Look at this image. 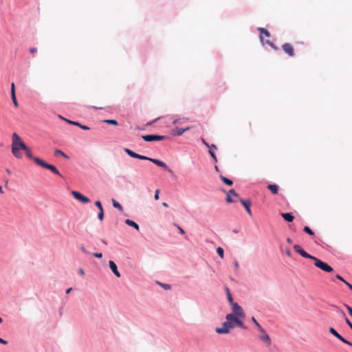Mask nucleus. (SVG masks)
I'll return each mask as SVG.
<instances>
[{
    "label": "nucleus",
    "instance_id": "1",
    "mask_svg": "<svg viewBox=\"0 0 352 352\" xmlns=\"http://www.w3.org/2000/svg\"><path fill=\"white\" fill-rule=\"evenodd\" d=\"M226 321L224 322L221 327L216 328V332L219 334H226L228 333L232 328L235 326H238L242 329H245L247 327L245 326L243 322L239 321L232 315L227 314L226 316Z\"/></svg>",
    "mask_w": 352,
    "mask_h": 352
},
{
    "label": "nucleus",
    "instance_id": "2",
    "mask_svg": "<svg viewBox=\"0 0 352 352\" xmlns=\"http://www.w3.org/2000/svg\"><path fill=\"white\" fill-rule=\"evenodd\" d=\"M25 144L22 141L21 138L16 133H14L12 135V153L18 159L22 158L23 155L20 152L21 150L23 151L25 148Z\"/></svg>",
    "mask_w": 352,
    "mask_h": 352
},
{
    "label": "nucleus",
    "instance_id": "3",
    "mask_svg": "<svg viewBox=\"0 0 352 352\" xmlns=\"http://www.w3.org/2000/svg\"><path fill=\"white\" fill-rule=\"evenodd\" d=\"M124 151L131 157L137 158V159H140V160H148L150 162H152L153 164H156L157 166L168 170L169 173L172 172L171 170L168 169L167 165L162 161H160L157 159L150 158L148 157L138 154L127 148H125L124 149Z\"/></svg>",
    "mask_w": 352,
    "mask_h": 352
},
{
    "label": "nucleus",
    "instance_id": "4",
    "mask_svg": "<svg viewBox=\"0 0 352 352\" xmlns=\"http://www.w3.org/2000/svg\"><path fill=\"white\" fill-rule=\"evenodd\" d=\"M232 313L230 314L232 315L234 318L239 320V321L243 322V319L245 318V314L241 308L236 302L231 305Z\"/></svg>",
    "mask_w": 352,
    "mask_h": 352
},
{
    "label": "nucleus",
    "instance_id": "5",
    "mask_svg": "<svg viewBox=\"0 0 352 352\" xmlns=\"http://www.w3.org/2000/svg\"><path fill=\"white\" fill-rule=\"evenodd\" d=\"M34 162L38 165L41 166L43 168H47L50 170L52 173L54 174L59 175L62 177L61 174L60 173L59 170L56 168V167L54 165L50 164L44 162L40 158L34 159Z\"/></svg>",
    "mask_w": 352,
    "mask_h": 352
},
{
    "label": "nucleus",
    "instance_id": "6",
    "mask_svg": "<svg viewBox=\"0 0 352 352\" xmlns=\"http://www.w3.org/2000/svg\"><path fill=\"white\" fill-rule=\"evenodd\" d=\"M258 31L260 32V38L263 43L264 42L265 37H266L267 38L265 40V43L274 50L278 49L274 44L268 39L270 36V33L266 29L263 28H258Z\"/></svg>",
    "mask_w": 352,
    "mask_h": 352
},
{
    "label": "nucleus",
    "instance_id": "7",
    "mask_svg": "<svg viewBox=\"0 0 352 352\" xmlns=\"http://www.w3.org/2000/svg\"><path fill=\"white\" fill-rule=\"evenodd\" d=\"M313 261H314V265L316 267H318L326 272H331L333 271V268L329 265L322 261L319 258L314 257Z\"/></svg>",
    "mask_w": 352,
    "mask_h": 352
},
{
    "label": "nucleus",
    "instance_id": "8",
    "mask_svg": "<svg viewBox=\"0 0 352 352\" xmlns=\"http://www.w3.org/2000/svg\"><path fill=\"white\" fill-rule=\"evenodd\" d=\"M142 138L146 142L162 141L168 138L166 136L159 135H145Z\"/></svg>",
    "mask_w": 352,
    "mask_h": 352
},
{
    "label": "nucleus",
    "instance_id": "9",
    "mask_svg": "<svg viewBox=\"0 0 352 352\" xmlns=\"http://www.w3.org/2000/svg\"><path fill=\"white\" fill-rule=\"evenodd\" d=\"M294 249L295 250V251L297 253H298L300 256H302L304 258L314 260V258L315 257L314 256L309 254L307 252H306L299 245H294Z\"/></svg>",
    "mask_w": 352,
    "mask_h": 352
},
{
    "label": "nucleus",
    "instance_id": "10",
    "mask_svg": "<svg viewBox=\"0 0 352 352\" xmlns=\"http://www.w3.org/2000/svg\"><path fill=\"white\" fill-rule=\"evenodd\" d=\"M329 333H331L332 335H333L336 338H337L338 339H339L341 342H342L343 343L350 346L352 347V343L349 341H348L347 340H346L345 338H344L340 334H339L335 329H333V327H331L329 328Z\"/></svg>",
    "mask_w": 352,
    "mask_h": 352
},
{
    "label": "nucleus",
    "instance_id": "11",
    "mask_svg": "<svg viewBox=\"0 0 352 352\" xmlns=\"http://www.w3.org/2000/svg\"><path fill=\"white\" fill-rule=\"evenodd\" d=\"M72 195L74 196V198L79 200L83 204H87L90 201L89 199L84 195H82L80 192L78 191L73 190L72 192Z\"/></svg>",
    "mask_w": 352,
    "mask_h": 352
},
{
    "label": "nucleus",
    "instance_id": "12",
    "mask_svg": "<svg viewBox=\"0 0 352 352\" xmlns=\"http://www.w3.org/2000/svg\"><path fill=\"white\" fill-rule=\"evenodd\" d=\"M283 50L289 56H294V50L293 46L290 43H285L282 45Z\"/></svg>",
    "mask_w": 352,
    "mask_h": 352
},
{
    "label": "nucleus",
    "instance_id": "13",
    "mask_svg": "<svg viewBox=\"0 0 352 352\" xmlns=\"http://www.w3.org/2000/svg\"><path fill=\"white\" fill-rule=\"evenodd\" d=\"M261 335L259 336V339L263 342H265L267 346L271 345V339L269 335L266 333V331L263 329V331H260Z\"/></svg>",
    "mask_w": 352,
    "mask_h": 352
},
{
    "label": "nucleus",
    "instance_id": "14",
    "mask_svg": "<svg viewBox=\"0 0 352 352\" xmlns=\"http://www.w3.org/2000/svg\"><path fill=\"white\" fill-rule=\"evenodd\" d=\"M240 202L242 204V205L244 206V208H245L247 212L248 213L249 215H252V211H251V209H250V206H251V201L250 200H243V199H240Z\"/></svg>",
    "mask_w": 352,
    "mask_h": 352
},
{
    "label": "nucleus",
    "instance_id": "15",
    "mask_svg": "<svg viewBox=\"0 0 352 352\" xmlns=\"http://www.w3.org/2000/svg\"><path fill=\"white\" fill-rule=\"evenodd\" d=\"M109 263V267H110L111 270H112V272H113V274L117 277H120V274L118 270L116 264L113 261H110Z\"/></svg>",
    "mask_w": 352,
    "mask_h": 352
},
{
    "label": "nucleus",
    "instance_id": "16",
    "mask_svg": "<svg viewBox=\"0 0 352 352\" xmlns=\"http://www.w3.org/2000/svg\"><path fill=\"white\" fill-rule=\"evenodd\" d=\"M267 188L274 195H277L278 193V186L276 184H268Z\"/></svg>",
    "mask_w": 352,
    "mask_h": 352
},
{
    "label": "nucleus",
    "instance_id": "17",
    "mask_svg": "<svg viewBox=\"0 0 352 352\" xmlns=\"http://www.w3.org/2000/svg\"><path fill=\"white\" fill-rule=\"evenodd\" d=\"M282 217L288 222L293 221L294 217L292 215V213H282L281 214Z\"/></svg>",
    "mask_w": 352,
    "mask_h": 352
},
{
    "label": "nucleus",
    "instance_id": "18",
    "mask_svg": "<svg viewBox=\"0 0 352 352\" xmlns=\"http://www.w3.org/2000/svg\"><path fill=\"white\" fill-rule=\"evenodd\" d=\"M190 129V126H188V127H186L185 129L177 127L174 130V131H175V135L179 136V135H182L185 131H188Z\"/></svg>",
    "mask_w": 352,
    "mask_h": 352
},
{
    "label": "nucleus",
    "instance_id": "19",
    "mask_svg": "<svg viewBox=\"0 0 352 352\" xmlns=\"http://www.w3.org/2000/svg\"><path fill=\"white\" fill-rule=\"evenodd\" d=\"M125 223L129 226L133 227L138 231L140 230L139 226L131 219H126Z\"/></svg>",
    "mask_w": 352,
    "mask_h": 352
},
{
    "label": "nucleus",
    "instance_id": "20",
    "mask_svg": "<svg viewBox=\"0 0 352 352\" xmlns=\"http://www.w3.org/2000/svg\"><path fill=\"white\" fill-rule=\"evenodd\" d=\"M27 155V157L30 159V160H32L34 161V159H36L37 157H34L32 155V153L30 150V148L29 147H28L27 146H25V148H24L23 150Z\"/></svg>",
    "mask_w": 352,
    "mask_h": 352
},
{
    "label": "nucleus",
    "instance_id": "21",
    "mask_svg": "<svg viewBox=\"0 0 352 352\" xmlns=\"http://www.w3.org/2000/svg\"><path fill=\"white\" fill-rule=\"evenodd\" d=\"M225 289H226V295H227L228 300L230 302V304L232 305V304L234 303V302L233 300V298H232V296L231 295V293H230V289H228V287H226Z\"/></svg>",
    "mask_w": 352,
    "mask_h": 352
},
{
    "label": "nucleus",
    "instance_id": "22",
    "mask_svg": "<svg viewBox=\"0 0 352 352\" xmlns=\"http://www.w3.org/2000/svg\"><path fill=\"white\" fill-rule=\"evenodd\" d=\"M220 179L224 184H226L228 186H232L233 184V182L231 179H230L224 176L221 175Z\"/></svg>",
    "mask_w": 352,
    "mask_h": 352
},
{
    "label": "nucleus",
    "instance_id": "23",
    "mask_svg": "<svg viewBox=\"0 0 352 352\" xmlns=\"http://www.w3.org/2000/svg\"><path fill=\"white\" fill-rule=\"evenodd\" d=\"M112 202H113V206L114 208L118 209L121 212L123 211L122 206L118 201H116V200L113 199Z\"/></svg>",
    "mask_w": 352,
    "mask_h": 352
},
{
    "label": "nucleus",
    "instance_id": "24",
    "mask_svg": "<svg viewBox=\"0 0 352 352\" xmlns=\"http://www.w3.org/2000/svg\"><path fill=\"white\" fill-rule=\"evenodd\" d=\"M228 192H230L231 196H233L235 197L234 199H237V201H240V199H241L239 197V195L235 192L234 190L231 189Z\"/></svg>",
    "mask_w": 352,
    "mask_h": 352
},
{
    "label": "nucleus",
    "instance_id": "25",
    "mask_svg": "<svg viewBox=\"0 0 352 352\" xmlns=\"http://www.w3.org/2000/svg\"><path fill=\"white\" fill-rule=\"evenodd\" d=\"M54 155H59L63 156V157L68 158V156L60 149H56L54 151Z\"/></svg>",
    "mask_w": 352,
    "mask_h": 352
},
{
    "label": "nucleus",
    "instance_id": "26",
    "mask_svg": "<svg viewBox=\"0 0 352 352\" xmlns=\"http://www.w3.org/2000/svg\"><path fill=\"white\" fill-rule=\"evenodd\" d=\"M103 122L107 124L115 126H117L118 124V122L116 120H104Z\"/></svg>",
    "mask_w": 352,
    "mask_h": 352
},
{
    "label": "nucleus",
    "instance_id": "27",
    "mask_svg": "<svg viewBox=\"0 0 352 352\" xmlns=\"http://www.w3.org/2000/svg\"><path fill=\"white\" fill-rule=\"evenodd\" d=\"M303 230L305 232L307 233L308 234H309L311 236H313L314 234V232L308 226H305L303 228Z\"/></svg>",
    "mask_w": 352,
    "mask_h": 352
},
{
    "label": "nucleus",
    "instance_id": "28",
    "mask_svg": "<svg viewBox=\"0 0 352 352\" xmlns=\"http://www.w3.org/2000/svg\"><path fill=\"white\" fill-rule=\"evenodd\" d=\"M226 201H227L228 203L237 202V199H233L231 197V195L230 194V192H228V193H227Z\"/></svg>",
    "mask_w": 352,
    "mask_h": 352
},
{
    "label": "nucleus",
    "instance_id": "29",
    "mask_svg": "<svg viewBox=\"0 0 352 352\" xmlns=\"http://www.w3.org/2000/svg\"><path fill=\"white\" fill-rule=\"evenodd\" d=\"M217 252L219 255V256L223 258L224 255V251L223 249L221 247L217 248Z\"/></svg>",
    "mask_w": 352,
    "mask_h": 352
},
{
    "label": "nucleus",
    "instance_id": "30",
    "mask_svg": "<svg viewBox=\"0 0 352 352\" xmlns=\"http://www.w3.org/2000/svg\"><path fill=\"white\" fill-rule=\"evenodd\" d=\"M11 98H12V100L13 102V104H14V107H19V104H18V102H17V100H16V94L11 95Z\"/></svg>",
    "mask_w": 352,
    "mask_h": 352
},
{
    "label": "nucleus",
    "instance_id": "31",
    "mask_svg": "<svg viewBox=\"0 0 352 352\" xmlns=\"http://www.w3.org/2000/svg\"><path fill=\"white\" fill-rule=\"evenodd\" d=\"M98 218L100 221H102L104 219V210L101 209L99 213L98 214Z\"/></svg>",
    "mask_w": 352,
    "mask_h": 352
},
{
    "label": "nucleus",
    "instance_id": "32",
    "mask_svg": "<svg viewBox=\"0 0 352 352\" xmlns=\"http://www.w3.org/2000/svg\"><path fill=\"white\" fill-rule=\"evenodd\" d=\"M64 120H65L67 123H69V124H71L76 125V126H78L79 122H78L72 121V120H67V119H64Z\"/></svg>",
    "mask_w": 352,
    "mask_h": 352
},
{
    "label": "nucleus",
    "instance_id": "33",
    "mask_svg": "<svg viewBox=\"0 0 352 352\" xmlns=\"http://www.w3.org/2000/svg\"><path fill=\"white\" fill-rule=\"evenodd\" d=\"M95 205L97 206V208L99 209V210H101V209H103L102 204L100 201H96L95 203Z\"/></svg>",
    "mask_w": 352,
    "mask_h": 352
},
{
    "label": "nucleus",
    "instance_id": "34",
    "mask_svg": "<svg viewBox=\"0 0 352 352\" xmlns=\"http://www.w3.org/2000/svg\"><path fill=\"white\" fill-rule=\"evenodd\" d=\"M209 153L210 154L214 160V161L217 162V156H216L215 153H214V151L210 150Z\"/></svg>",
    "mask_w": 352,
    "mask_h": 352
},
{
    "label": "nucleus",
    "instance_id": "35",
    "mask_svg": "<svg viewBox=\"0 0 352 352\" xmlns=\"http://www.w3.org/2000/svg\"><path fill=\"white\" fill-rule=\"evenodd\" d=\"M345 307L346 308L347 311H349V314L352 317V307L347 305H344Z\"/></svg>",
    "mask_w": 352,
    "mask_h": 352
},
{
    "label": "nucleus",
    "instance_id": "36",
    "mask_svg": "<svg viewBox=\"0 0 352 352\" xmlns=\"http://www.w3.org/2000/svg\"><path fill=\"white\" fill-rule=\"evenodd\" d=\"M15 94V86H14V83L12 82L11 84V95H14Z\"/></svg>",
    "mask_w": 352,
    "mask_h": 352
},
{
    "label": "nucleus",
    "instance_id": "37",
    "mask_svg": "<svg viewBox=\"0 0 352 352\" xmlns=\"http://www.w3.org/2000/svg\"><path fill=\"white\" fill-rule=\"evenodd\" d=\"M344 320L345 322L350 327V328L352 330V323L351 322V321L346 317H344Z\"/></svg>",
    "mask_w": 352,
    "mask_h": 352
},
{
    "label": "nucleus",
    "instance_id": "38",
    "mask_svg": "<svg viewBox=\"0 0 352 352\" xmlns=\"http://www.w3.org/2000/svg\"><path fill=\"white\" fill-rule=\"evenodd\" d=\"M78 126L81 128L83 130H89V127L86 125H82L80 123H79Z\"/></svg>",
    "mask_w": 352,
    "mask_h": 352
},
{
    "label": "nucleus",
    "instance_id": "39",
    "mask_svg": "<svg viewBox=\"0 0 352 352\" xmlns=\"http://www.w3.org/2000/svg\"><path fill=\"white\" fill-rule=\"evenodd\" d=\"M159 193H160V190H155V196H154V198L155 200H158L159 199Z\"/></svg>",
    "mask_w": 352,
    "mask_h": 352
},
{
    "label": "nucleus",
    "instance_id": "40",
    "mask_svg": "<svg viewBox=\"0 0 352 352\" xmlns=\"http://www.w3.org/2000/svg\"><path fill=\"white\" fill-rule=\"evenodd\" d=\"M93 256L96 258H102V253H94L93 254Z\"/></svg>",
    "mask_w": 352,
    "mask_h": 352
},
{
    "label": "nucleus",
    "instance_id": "41",
    "mask_svg": "<svg viewBox=\"0 0 352 352\" xmlns=\"http://www.w3.org/2000/svg\"><path fill=\"white\" fill-rule=\"evenodd\" d=\"M160 285L165 289H170V285H168V284H160Z\"/></svg>",
    "mask_w": 352,
    "mask_h": 352
},
{
    "label": "nucleus",
    "instance_id": "42",
    "mask_svg": "<svg viewBox=\"0 0 352 352\" xmlns=\"http://www.w3.org/2000/svg\"><path fill=\"white\" fill-rule=\"evenodd\" d=\"M255 325L256 326V328L258 329L259 332L263 331V329L262 328V327L260 325V324L258 322H257V324H255Z\"/></svg>",
    "mask_w": 352,
    "mask_h": 352
},
{
    "label": "nucleus",
    "instance_id": "43",
    "mask_svg": "<svg viewBox=\"0 0 352 352\" xmlns=\"http://www.w3.org/2000/svg\"><path fill=\"white\" fill-rule=\"evenodd\" d=\"M37 52V48L36 47H32L30 49V52L31 54H34Z\"/></svg>",
    "mask_w": 352,
    "mask_h": 352
},
{
    "label": "nucleus",
    "instance_id": "44",
    "mask_svg": "<svg viewBox=\"0 0 352 352\" xmlns=\"http://www.w3.org/2000/svg\"><path fill=\"white\" fill-rule=\"evenodd\" d=\"M177 228H178L180 234H185V231L180 226H177Z\"/></svg>",
    "mask_w": 352,
    "mask_h": 352
},
{
    "label": "nucleus",
    "instance_id": "45",
    "mask_svg": "<svg viewBox=\"0 0 352 352\" xmlns=\"http://www.w3.org/2000/svg\"><path fill=\"white\" fill-rule=\"evenodd\" d=\"M336 278H338V280H340L341 281L344 282L345 283V282H346L342 276H340V275H336Z\"/></svg>",
    "mask_w": 352,
    "mask_h": 352
},
{
    "label": "nucleus",
    "instance_id": "46",
    "mask_svg": "<svg viewBox=\"0 0 352 352\" xmlns=\"http://www.w3.org/2000/svg\"><path fill=\"white\" fill-rule=\"evenodd\" d=\"M80 249H81V250H82L84 253H85V254H89V252H88L85 248V247H84V246H81Z\"/></svg>",
    "mask_w": 352,
    "mask_h": 352
},
{
    "label": "nucleus",
    "instance_id": "47",
    "mask_svg": "<svg viewBox=\"0 0 352 352\" xmlns=\"http://www.w3.org/2000/svg\"><path fill=\"white\" fill-rule=\"evenodd\" d=\"M0 343L3 344H7L8 342L0 338Z\"/></svg>",
    "mask_w": 352,
    "mask_h": 352
},
{
    "label": "nucleus",
    "instance_id": "48",
    "mask_svg": "<svg viewBox=\"0 0 352 352\" xmlns=\"http://www.w3.org/2000/svg\"><path fill=\"white\" fill-rule=\"evenodd\" d=\"M78 272L82 276H83L85 274L84 270L82 268L79 269Z\"/></svg>",
    "mask_w": 352,
    "mask_h": 352
},
{
    "label": "nucleus",
    "instance_id": "49",
    "mask_svg": "<svg viewBox=\"0 0 352 352\" xmlns=\"http://www.w3.org/2000/svg\"><path fill=\"white\" fill-rule=\"evenodd\" d=\"M285 254H287V256H288L289 257H290V256H291V252H290V251H289V250H287L285 251Z\"/></svg>",
    "mask_w": 352,
    "mask_h": 352
},
{
    "label": "nucleus",
    "instance_id": "50",
    "mask_svg": "<svg viewBox=\"0 0 352 352\" xmlns=\"http://www.w3.org/2000/svg\"><path fill=\"white\" fill-rule=\"evenodd\" d=\"M345 284L349 287V288L352 290V285L349 283L348 282H345Z\"/></svg>",
    "mask_w": 352,
    "mask_h": 352
},
{
    "label": "nucleus",
    "instance_id": "51",
    "mask_svg": "<svg viewBox=\"0 0 352 352\" xmlns=\"http://www.w3.org/2000/svg\"><path fill=\"white\" fill-rule=\"evenodd\" d=\"M251 320L254 324H257L258 322L254 316L252 317Z\"/></svg>",
    "mask_w": 352,
    "mask_h": 352
},
{
    "label": "nucleus",
    "instance_id": "52",
    "mask_svg": "<svg viewBox=\"0 0 352 352\" xmlns=\"http://www.w3.org/2000/svg\"><path fill=\"white\" fill-rule=\"evenodd\" d=\"M239 266V263L237 261H235L234 262V267H235L236 270H238Z\"/></svg>",
    "mask_w": 352,
    "mask_h": 352
},
{
    "label": "nucleus",
    "instance_id": "53",
    "mask_svg": "<svg viewBox=\"0 0 352 352\" xmlns=\"http://www.w3.org/2000/svg\"><path fill=\"white\" fill-rule=\"evenodd\" d=\"M202 142L206 146L210 147L209 144L204 140H202Z\"/></svg>",
    "mask_w": 352,
    "mask_h": 352
},
{
    "label": "nucleus",
    "instance_id": "54",
    "mask_svg": "<svg viewBox=\"0 0 352 352\" xmlns=\"http://www.w3.org/2000/svg\"><path fill=\"white\" fill-rule=\"evenodd\" d=\"M209 148H214V149H217V146L214 145V144H212Z\"/></svg>",
    "mask_w": 352,
    "mask_h": 352
},
{
    "label": "nucleus",
    "instance_id": "55",
    "mask_svg": "<svg viewBox=\"0 0 352 352\" xmlns=\"http://www.w3.org/2000/svg\"><path fill=\"white\" fill-rule=\"evenodd\" d=\"M162 206H164V207H166V208L168 207V204H167V203H166V202H163V203H162Z\"/></svg>",
    "mask_w": 352,
    "mask_h": 352
},
{
    "label": "nucleus",
    "instance_id": "56",
    "mask_svg": "<svg viewBox=\"0 0 352 352\" xmlns=\"http://www.w3.org/2000/svg\"><path fill=\"white\" fill-rule=\"evenodd\" d=\"M0 193L1 194H3L4 193V191L3 190V188L0 186Z\"/></svg>",
    "mask_w": 352,
    "mask_h": 352
},
{
    "label": "nucleus",
    "instance_id": "57",
    "mask_svg": "<svg viewBox=\"0 0 352 352\" xmlns=\"http://www.w3.org/2000/svg\"><path fill=\"white\" fill-rule=\"evenodd\" d=\"M287 243H290V244H291V243H292V239H289V238H288V239H287Z\"/></svg>",
    "mask_w": 352,
    "mask_h": 352
},
{
    "label": "nucleus",
    "instance_id": "58",
    "mask_svg": "<svg viewBox=\"0 0 352 352\" xmlns=\"http://www.w3.org/2000/svg\"><path fill=\"white\" fill-rule=\"evenodd\" d=\"M72 288H69L66 290V294H69L72 291Z\"/></svg>",
    "mask_w": 352,
    "mask_h": 352
},
{
    "label": "nucleus",
    "instance_id": "59",
    "mask_svg": "<svg viewBox=\"0 0 352 352\" xmlns=\"http://www.w3.org/2000/svg\"><path fill=\"white\" fill-rule=\"evenodd\" d=\"M214 168H215V170H216L217 171H219L218 166H215Z\"/></svg>",
    "mask_w": 352,
    "mask_h": 352
},
{
    "label": "nucleus",
    "instance_id": "60",
    "mask_svg": "<svg viewBox=\"0 0 352 352\" xmlns=\"http://www.w3.org/2000/svg\"><path fill=\"white\" fill-rule=\"evenodd\" d=\"M3 319L0 317V324L2 323Z\"/></svg>",
    "mask_w": 352,
    "mask_h": 352
},
{
    "label": "nucleus",
    "instance_id": "61",
    "mask_svg": "<svg viewBox=\"0 0 352 352\" xmlns=\"http://www.w3.org/2000/svg\"><path fill=\"white\" fill-rule=\"evenodd\" d=\"M342 314L344 316V313L343 311H341Z\"/></svg>",
    "mask_w": 352,
    "mask_h": 352
}]
</instances>
